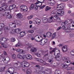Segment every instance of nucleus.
Instances as JSON below:
<instances>
[{
  "mask_svg": "<svg viewBox=\"0 0 74 74\" xmlns=\"http://www.w3.org/2000/svg\"><path fill=\"white\" fill-rule=\"evenodd\" d=\"M51 73V69L48 68L46 69L45 72L44 71H40L38 72V74H50Z\"/></svg>",
  "mask_w": 74,
  "mask_h": 74,
  "instance_id": "obj_1",
  "label": "nucleus"
},
{
  "mask_svg": "<svg viewBox=\"0 0 74 74\" xmlns=\"http://www.w3.org/2000/svg\"><path fill=\"white\" fill-rule=\"evenodd\" d=\"M21 65L23 67H28L29 66L30 64L28 62H26L25 61H24L21 63Z\"/></svg>",
  "mask_w": 74,
  "mask_h": 74,
  "instance_id": "obj_2",
  "label": "nucleus"
},
{
  "mask_svg": "<svg viewBox=\"0 0 74 74\" xmlns=\"http://www.w3.org/2000/svg\"><path fill=\"white\" fill-rule=\"evenodd\" d=\"M42 37L41 36H38V35H37L35 37V40L36 42H40L42 40Z\"/></svg>",
  "mask_w": 74,
  "mask_h": 74,
  "instance_id": "obj_3",
  "label": "nucleus"
},
{
  "mask_svg": "<svg viewBox=\"0 0 74 74\" xmlns=\"http://www.w3.org/2000/svg\"><path fill=\"white\" fill-rule=\"evenodd\" d=\"M56 14L58 16H62L64 15V12L61 11V10L59 9L56 11Z\"/></svg>",
  "mask_w": 74,
  "mask_h": 74,
  "instance_id": "obj_4",
  "label": "nucleus"
},
{
  "mask_svg": "<svg viewBox=\"0 0 74 74\" xmlns=\"http://www.w3.org/2000/svg\"><path fill=\"white\" fill-rule=\"evenodd\" d=\"M7 7L8 6L6 5L2 6L0 8V11H7Z\"/></svg>",
  "mask_w": 74,
  "mask_h": 74,
  "instance_id": "obj_5",
  "label": "nucleus"
},
{
  "mask_svg": "<svg viewBox=\"0 0 74 74\" xmlns=\"http://www.w3.org/2000/svg\"><path fill=\"white\" fill-rule=\"evenodd\" d=\"M24 60H26L27 59H32V56L29 54H27L26 55H24Z\"/></svg>",
  "mask_w": 74,
  "mask_h": 74,
  "instance_id": "obj_6",
  "label": "nucleus"
},
{
  "mask_svg": "<svg viewBox=\"0 0 74 74\" xmlns=\"http://www.w3.org/2000/svg\"><path fill=\"white\" fill-rule=\"evenodd\" d=\"M34 19L33 22L36 24L40 25L41 22V20L40 19L37 18H34Z\"/></svg>",
  "mask_w": 74,
  "mask_h": 74,
  "instance_id": "obj_7",
  "label": "nucleus"
},
{
  "mask_svg": "<svg viewBox=\"0 0 74 74\" xmlns=\"http://www.w3.org/2000/svg\"><path fill=\"white\" fill-rule=\"evenodd\" d=\"M47 41H48V40L47 38L43 39L40 42V44L41 45H44L47 42Z\"/></svg>",
  "mask_w": 74,
  "mask_h": 74,
  "instance_id": "obj_8",
  "label": "nucleus"
},
{
  "mask_svg": "<svg viewBox=\"0 0 74 74\" xmlns=\"http://www.w3.org/2000/svg\"><path fill=\"white\" fill-rule=\"evenodd\" d=\"M20 8L21 10L23 11L24 12L27 11V8L26 6L22 5L20 6Z\"/></svg>",
  "mask_w": 74,
  "mask_h": 74,
  "instance_id": "obj_9",
  "label": "nucleus"
},
{
  "mask_svg": "<svg viewBox=\"0 0 74 74\" xmlns=\"http://www.w3.org/2000/svg\"><path fill=\"white\" fill-rule=\"evenodd\" d=\"M8 40H9L8 39H6L4 37L2 38L0 40V41L1 42V44H4Z\"/></svg>",
  "mask_w": 74,
  "mask_h": 74,
  "instance_id": "obj_10",
  "label": "nucleus"
},
{
  "mask_svg": "<svg viewBox=\"0 0 74 74\" xmlns=\"http://www.w3.org/2000/svg\"><path fill=\"white\" fill-rule=\"evenodd\" d=\"M2 60L5 63H8L10 62V58L8 57L6 58H3Z\"/></svg>",
  "mask_w": 74,
  "mask_h": 74,
  "instance_id": "obj_11",
  "label": "nucleus"
},
{
  "mask_svg": "<svg viewBox=\"0 0 74 74\" xmlns=\"http://www.w3.org/2000/svg\"><path fill=\"white\" fill-rule=\"evenodd\" d=\"M53 19L55 21H56L57 22H59L61 21L60 18L58 17V16L57 15H55L53 17Z\"/></svg>",
  "mask_w": 74,
  "mask_h": 74,
  "instance_id": "obj_12",
  "label": "nucleus"
},
{
  "mask_svg": "<svg viewBox=\"0 0 74 74\" xmlns=\"http://www.w3.org/2000/svg\"><path fill=\"white\" fill-rule=\"evenodd\" d=\"M48 3H49L50 5L51 6L54 5L55 4V2L53 0H49L48 1Z\"/></svg>",
  "mask_w": 74,
  "mask_h": 74,
  "instance_id": "obj_13",
  "label": "nucleus"
},
{
  "mask_svg": "<svg viewBox=\"0 0 74 74\" xmlns=\"http://www.w3.org/2000/svg\"><path fill=\"white\" fill-rule=\"evenodd\" d=\"M42 3H43V2H41L39 1L35 3V5H36L37 7H40V6H41L42 5Z\"/></svg>",
  "mask_w": 74,
  "mask_h": 74,
  "instance_id": "obj_14",
  "label": "nucleus"
},
{
  "mask_svg": "<svg viewBox=\"0 0 74 74\" xmlns=\"http://www.w3.org/2000/svg\"><path fill=\"white\" fill-rule=\"evenodd\" d=\"M69 58L67 57H66L65 58V60H66V61L65 62H66L67 63H68L67 64H65V66H69V65H70V64H69L70 61L69 60Z\"/></svg>",
  "mask_w": 74,
  "mask_h": 74,
  "instance_id": "obj_15",
  "label": "nucleus"
},
{
  "mask_svg": "<svg viewBox=\"0 0 74 74\" xmlns=\"http://www.w3.org/2000/svg\"><path fill=\"white\" fill-rule=\"evenodd\" d=\"M11 23V25H14L13 27V28H15V27H16V24L18 23V21L15 20L13 22Z\"/></svg>",
  "mask_w": 74,
  "mask_h": 74,
  "instance_id": "obj_16",
  "label": "nucleus"
},
{
  "mask_svg": "<svg viewBox=\"0 0 74 74\" xmlns=\"http://www.w3.org/2000/svg\"><path fill=\"white\" fill-rule=\"evenodd\" d=\"M8 69L9 70V71L11 73V74H12V73H14L15 69L14 68H9Z\"/></svg>",
  "mask_w": 74,
  "mask_h": 74,
  "instance_id": "obj_17",
  "label": "nucleus"
},
{
  "mask_svg": "<svg viewBox=\"0 0 74 74\" xmlns=\"http://www.w3.org/2000/svg\"><path fill=\"white\" fill-rule=\"evenodd\" d=\"M34 59L36 61H38V62H40V63H43V62H44V61L40 59L35 58Z\"/></svg>",
  "mask_w": 74,
  "mask_h": 74,
  "instance_id": "obj_18",
  "label": "nucleus"
},
{
  "mask_svg": "<svg viewBox=\"0 0 74 74\" xmlns=\"http://www.w3.org/2000/svg\"><path fill=\"white\" fill-rule=\"evenodd\" d=\"M13 31H15V33H17V34H19V32H21V30L19 28H17L14 29V30H13Z\"/></svg>",
  "mask_w": 74,
  "mask_h": 74,
  "instance_id": "obj_19",
  "label": "nucleus"
},
{
  "mask_svg": "<svg viewBox=\"0 0 74 74\" xmlns=\"http://www.w3.org/2000/svg\"><path fill=\"white\" fill-rule=\"evenodd\" d=\"M24 56H22V55H21L20 53H19L17 55V58H19V59H23L24 60L25 58L24 57Z\"/></svg>",
  "mask_w": 74,
  "mask_h": 74,
  "instance_id": "obj_20",
  "label": "nucleus"
},
{
  "mask_svg": "<svg viewBox=\"0 0 74 74\" xmlns=\"http://www.w3.org/2000/svg\"><path fill=\"white\" fill-rule=\"evenodd\" d=\"M31 51L32 52H37V48L36 47H33L31 49Z\"/></svg>",
  "mask_w": 74,
  "mask_h": 74,
  "instance_id": "obj_21",
  "label": "nucleus"
},
{
  "mask_svg": "<svg viewBox=\"0 0 74 74\" xmlns=\"http://www.w3.org/2000/svg\"><path fill=\"white\" fill-rule=\"evenodd\" d=\"M46 36L47 37L49 38L51 37L52 36V33L50 32H48L46 34Z\"/></svg>",
  "mask_w": 74,
  "mask_h": 74,
  "instance_id": "obj_22",
  "label": "nucleus"
},
{
  "mask_svg": "<svg viewBox=\"0 0 74 74\" xmlns=\"http://www.w3.org/2000/svg\"><path fill=\"white\" fill-rule=\"evenodd\" d=\"M16 16L20 19H21V18H23V16H22V15L21 13L17 14L16 15Z\"/></svg>",
  "mask_w": 74,
  "mask_h": 74,
  "instance_id": "obj_23",
  "label": "nucleus"
},
{
  "mask_svg": "<svg viewBox=\"0 0 74 74\" xmlns=\"http://www.w3.org/2000/svg\"><path fill=\"white\" fill-rule=\"evenodd\" d=\"M61 71L60 69H57L55 72V74H60Z\"/></svg>",
  "mask_w": 74,
  "mask_h": 74,
  "instance_id": "obj_24",
  "label": "nucleus"
},
{
  "mask_svg": "<svg viewBox=\"0 0 74 74\" xmlns=\"http://www.w3.org/2000/svg\"><path fill=\"white\" fill-rule=\"evenodd\" d=\"M42 19L43 23H47L48 22V19L46 18H43Z\"/></svg>",
  "mask_w": 74,
  "mask_h": 74,
  "instance_id": "obj_25",
  "label": "nucleus"
},
{
  "mask_svg": "<svg viewBox=\"0 0 74 74\" xmlns=\"http://www.w3.org/2000/svg\"><path fill=\"white\" fill-rule=\"evenodd\" d=\"M57 56V60L58 61H60V60H61V59H62V55H61L60 54V55H58Z\"/></svg>",
  "mask_w": 74,
  "mask_h": 74,
  "instance_id": "obj_26",
  "label": "nucleus"
},
{
  "mask_svg": "<svg viewBox=\"0 0 74 74\" xmlns=\"http://www.w3.org/2000/svg\"><path fill=\"white\" fill-rule=\"evenodd\" d=\"M64 4L63 3L59 4L57 6V8H61L62 7H64Z\"/></svg>",
  "mask_w": 74,
  "mask_h": 74,
  "instance_id": "obj_27",
  "label": "nucleus"
},
{
  "mask_svg": "<svg viewBox=\"0 0 74 74\" xmlns=\"http://www.w3.org/2000/svg\"><path fill=\"white\" fill-rule=\"evenodd\" d=\"M12 66H14L15 67H18V64L15 62H13L12 64Z\"/></svg>",
  "mask_w": 74,
  "mask_h": 74,
  "instance_id": "obj_28",
  "label": "nucleus"
},
{
  "mask_svg": "<svg viewBox=\"0 0 74 74\" xmlns=\"http://www.w3.org/2000/svg\"><path fill=\"white\" fill-rule=\"evenodd\" d=\"M53 17V16H51L50 18H48L47 19V22H52L53 21L52 19Z\"/></svg>",
  "mask_w": 74,
  "mask_h": 74,
  "instance_id": "obj_29",
  "label": "nucleus"
},
{
  "mask_svg": "<svg viewBox=\"0 0 74 74\" xmlns=\"http://www.w3.org/2000/svg\"><path fill=\"white\" fill-rule=\"evenodd\" d=\"M20 34L21 37H24L25 35V31L21 32L20 33Z\"/></svg>",
  "mask_w": 74,
  "mask_h": 74,
  "instance_id": "obj_30",
  "label": "nucleus"
},
{
  "mask_svg": "<svg viewBox=\"0 0 74 74\" xmlns=\"http://www.w3.org/2000/svg\"><path fill=\"white\" fill-rule=\"evenodd\" d=\"M4 27V24L3 23H0V29H2Z\"/></svg>",
  "mask_w": 74,
  "mask_h": 74,
  "instance_id": "obj_31",
  "label": "nucleus"
},
{
  "mask_svg": "<svg viewBox=\"0 0 74 74\" xmlns=\"http://www.w3.org/2000/svg\"><path fill=\"white\" fill-rule=\"evenodd\" d=\"M1 45L4 48H7L8 47V45L7 44H3V43H1Z\"/></svg>",
  "mask_w": 74,
  "mask_h": 74,
  "instance_id": "obj_32",
  "label": "nucleus"
},
{
  "mask_svg": "<svg viewBox=\"0 0 74 74\" xmlns=\"http://www.w3.org/2000/svg\"><path fill=\"white\" fill-rule=\"evenodd\" d=\"M4 32H8V26H6L4 28Z\"/></svg>",
  "mask_w": 74,
  "mask_h": 74,
  "instance_id": "obj_33",
  "label": "nucleus"
},
{
  "mask_svg": "<svg viewBox=\"0 0 74 74\" xmlns=\"http://www.w3.org/2000/svg\"><path fill=\"white\" fill-rule=\"evenodd\" d=\"M60 54V53H58V51H57L56 52L55 51L54 52V55L56 56H58V55H59Z\"/></svg>",
  "mask_w": 74,
  "mask_h": 74,
  "instance_id": "obj_34",
  "label": "nucleus"
},
{
  "mask_svg": "<svg viewBox=\"0 0 74 74\" xmlns=\"http://www.w3.org/2000/svg\"><path fill=\"white\" fill-rule=\"evenodd\" d=\"M26 73L27 74H32V72L30 69H28L26 71Z\"/></svg>",
  "mask_w": 74,
  "mask_h": 74,
  "instance_id": "obj_35",
  "label": "nucleus"
},
{
  "mask_svg": "<svg viewBox=\"0 0 74 74\" xmlns=\"http://www.w3.org/2000/svg\"><path fill=\"white\" fill-rule=\"evenodd\" d=\"M34 7H35V6L34 5V4H32L31 5L30 7V10H33V9L34 8Z\"/></svg>",
  "mask_w": 74,
  "mask_h": 74,
  "instance_id": "obj_36",
  "label": "nucleus"
},
{
  "mask_svg": "<svg viewBox=\"0 0 74 74\" xmlns=\"http://www.w3.org/2000/svg\"><path fill=\"white\" fill-rule=\"evenodd\" d=\"M51 7H49L48 6H47L46 7V9L45 10V11H48L49 10H51Z\"/></svg>",
  "mask_w": 74,
  "mask_h": 74,
  "instance_id": "obj_37",
  "label": "nucleus"
},
{
  "mask_svg": "<svg viewBox=\"0 0 74 74\" xmlns=\"http://www.w3.org/2000/svg\"><path fill=\"white\" fill-rule=\"evenodd\" d=\"M5 69V67H3L1 68L0 69V73L1 72H3L4 71V70Z\"/></svg>",
  "mask_w": 74,
  "mask_h": 74,
  "instance_id": "obj_38",
  "label": "nucleus"
},
{
  "mask_svg": "<svg viewBox=\"0 0 74 74\" xmlns=\"http://www.w3.org/2000/svg\"><path fill=\"white\" fill-rule=\"evenodd\" d=\"M65 52L66 53H69V49H67V46H65Z\"/></svg>",
  "mask_w": 74,
  "mask_h": 74,
  "instance_id": "obj_39",
  "label": "nucleus"
},
{
  "mask_svg": "<svg viewBox=\"0 0 74 74\" xmlns=\"http://www.w3.org/2000/svg\"><path fill=\"white\" fill-rule=\"evenodd\" d=\"M65 32H66V33H70L71 32V30L67 28L65 29Z\"/></svg>",
  "mask_w": 74,
  "mask_h": 74,
  "instance_id": "obj_40",
  "label": "nucleus"
},
{
  "mask_svg": "<svg viewBox=\"0 0 74 74\" xmlns=\"http://www.w3.org/2000/svg\"><path fill=\"white\" fill-rule=\"evenodd\" d=\"M7 18L8 19H10L12 18V15L11 14H9L7 16Z\"/></svg>",
  "mask_w": 74,
  "mask_h": 74,
  "instance_id": "obj_41",
  "label": "nucleus"
},
{
  "mask_svg": "<svg viewBox=\"0 0 74 74\" xmlns=\"http://www.w3.org/2000/svg\"><path fill=\"white\" fill-rule=\"evenodd\" d=\"M70 53L72 56H74V50L71 51L70 52Z\"/></svg>",
  "mask_w": 74,
  "mask_h": 74,
  "instance_id": "obj_42",
  "label": "nucleus"
},
{
  "mask_svg": "<svg viewBox=\"0 0 74 74\" xmlns=\"http://www.w3.org/2000/svg\"><path fill=\"white\" fill-rule=\"evenodd\" d=\"M16 40L15 38H11V41L12 42H15Z\"/></svg>",
  "mask_w": 74,
  "mask_h": 74,
  "instance_id": "obj_43",
  "label": "nucleus"
},
{
  "mask_svg": "<svg viewBox=\"0 0 74 74\" xmlns=\"http://www.w3.org/2000/svg\"><path fill=\"white\" fill-rule=\"evenodd\" d=\"M4 54H2L1 56L0 57H0L1 58H3V56H4V55H7V53L5 51L4 52Z\"/></svg>",
  "mask_w": 74,
  "mask_h": 74,
  "instance_id": "obj_44",
  "label": "nucleus"
},
{
  "mask_svg": "<svg viewBox=\"0 0 74 74\" xmlns=\"http://www.w3.org/2000/svg\"><path fill=\"white\" fill-rule=\"evenodd\" d=\"M71 26H72V27H74V25H73V24H71V23H70L69 25V28H70V27H71Z\"/></svg>",
  "mask_w": 74,
  "mask_h": 74,
  "instance_id": "obj_45",
  "label": "nucleus"
},
{
  "mask_svg": "<svg viewBox=\"0 0 74 74\" xmlns=\"http://www.w3.org/2000/svg\"><path fill=\"white\" fill-rule=\"evenodd\" d=\"M56 36V34L55 33H54L52 35V38H55Z\"/></svg>",
  "mask_w": 74,
  "mask_h": 74,
  "instance_id": "obj_46",
  "label": "nucleus"
},
{
  "mask_svg": "<svg viewBox=\"0 0 74 74\" xmlns=\"http://www.w3.org/2000/svg\"><path fill=\"white\" fill-rule=\"evenodd\" d=\"M45 60H49V62L50 63H51V59L50 58H46L45 59Z\"/></svg>",
  "mask_w": 74,
  "mask_h": 74,
  "instance_id": "obj_47",
  "label": "nucleus"
},
{
  "mask_svg": "<svg viewBox=\"0 0 74 74\" xmlns=\"http://www.w3.org/2000/svg\"><path fill=\"white\" fill-rule=\"evenodd\" d=\"M6 74H11V73L9 70L8 69L6 72Z\"/></svg>",
  "mask_w": 74,
  "mask_h": 74,
  "instance_id": "obj_48",
  "label": "nucleus"
},
{
  "mask_svg": "<svg viewBox=\"0 0 74 74\" xmlns=\"http://www.w3.org/2000/svg\"><path fill=\"white\" fill-rule=\"evenodd\" d=\"M28 33H34V30H29L28 31Z\"/></svg>",
  "mask_w": 74,
  "mask_h": 74,
  "instance_id": "obj_49",
  "label": "nucleus"
},
{
  "mask_svg": "<svg viewBox=\"0 0 74 74\" xmlns=\"http://www.w3.org/2000/svg\"><path fill=\"white\" fill-rule=\"evenodd\" d=\"M55 51H56L55 49H53V50H52L51 51H50V53L52 54V53H53V52H55Z\"/></svg>",
  "mask_w": 74,
  "mask_h": 74,
  "instance_id": "obj_50",
  "label": "nucleus"
},
{
  "mask_svg": "<svg viewBox=\"0 0 74 74\" xmlns=\"http://www.w3.org/2000/svg\"><path fill=\"white\" fill-rule=\"evenodd\" d=\"M16 55L15 54H13L12 56V58L13 59H16Z\"/></svg>",
  "mask_w": 74,
  "mask_h": 74,
  "instance_id": "obj_51",
  "label": "nucleus"
},
{
  "mask_svg": "<svg viewBox=\"0 0 74 74\" xmlns=\"http://www.w3.org/2000/svg\"><path fill=\"white\" fill-rule=\"evenodd\" d=\"M19 53H24V51L22 49H20Z\"/></svg>",
  "mask_w": 74,
  "mask_h": 74,
  "instance_id": "obj_52",
  "label": "nucleus"
},
{
  "mask_svg": "<svg viewBox=\"0 0 74 74\" xmlns=\"http://www.w3.org/2000/svg\"><path fill=\"white\" fill-rule=\"evenodd\" d=\"M14 9L13 8H12V6H10L9 7V10H13Z\"/></svg>",
  "mask_w": 74,
  "mask_h": 74,
  "instance_id": "obj_53",
  "label": "nucleus"
},
{
  "mask_svg": "<svg viewBox=\"0 0 74 74\" xmlns=\"http://www.w3.org/2000/svg\"><path fill=\"white\" fill-rule=\"evenodd\" d=\"M70 22H71V23H71V24H73H73H74V21L73 20V19H71L69 20Z\"/></svg>",
  "mask_w": 74,
  "mask_h": 74,
  "instance_id": "obj_54",
  "label": "nucleus"
},
{
  "mask_svg": "<svg viewBox=\"0 0 74 74\" xmlns=\"http://www.w3.org/2000/svg\"><path fill=\"white\" fill-rule=\"evenodd\" d=\"M51 44L52 45H55V44H56V43H55V42L54 41H52L51 42Z\"/></svg>",
  "mask_w": 74,
  "mask_h": 74,
  "instance_id": "obj_55",
  "label": "nucleus"
},
{
  "mask_svg": "<svg viewBox=\"0 0 74 74\" xmlns=\"http://www.w3.org/2000/svg\"><path fill=\"white\" fill-rule=\"evenodd\" d=\"M35 55H37V56H38V57H40V56L41 55L40 53H36Z\"/></svg>",
  "mask_w": 74,
  "mask_h": 74,
  "instance_id": "obj_56",
  "label": "nucleus"
},
{
  "mask_svg": "<svg viewBox=\"0 0 74 74\" xmlns=\"http://www.w3.org/2000/svg\"><path fill=\"white\" fill-rule=\"evenodd\" d=\"M65 49V46H63L62 48V50L63 52H65V51H64V50Z\"/></svg>",
  "mask_w": 74,
  "mask_h": 74,
  "instance_id": "obj_57",
  "label": "nucleus"
},
{
  "mask_svg": "<svg viewBox=\"0 0 74 74\" xmlns=\"http://www.w3.org/2000/svg\"><path fill=\"white\" fill-rule=\"evenodd\" d=\"M65 25H69V21H65Z\"/></svg>",
  "mask_w": 74,
  "mask_h": 74,
  "instance_id": "obj_58",
  "label": "nucleus"
},
{
  "mask_svg": "<svg viewBox=\"0 0 74 74\" xmlns=\"http://www.w3.org/2000/svg\"><path fill=\"white\" fill-rule=\"evenodd\" d=\"M61 25L62 26H65V22H62L61 23Z\"/></svg>",
  "mask_w": 74,
  "mask_h": 74,
  "instance_id": "obj_59",
  "label": "nucleus"
},
{
  "mask_svg": "<svg viewBox=\"0 0 74 74\" xmlns=\"http://www.w3.org/2000/svg\"><path fill=\"white\" fill-rule=\"evenodd\" d=\"M12 7L13 9H14V8L16 7V5L15 4H13L12 5Z\"/></svg>",
  "mask_w": 74,
  "mask_h": 74,
  "instance_id": "obj_60",
  "label": "nucleus"
},
{
  "mask_svg": "<svg viewBox=\"0 0 74 74\" xmlns=\"http://www.w3.org/2000/svg\"><path fill=\"white\" fill-rule=\"evenodd\" d=\"M72 68H71V67H69L67 69V70H72Z\"/></svg>",
  "mask_w": 74,
  "mask_h": 74,
  "instance_id": "obj_61",
  "label": "nucleus"
},
{
  "mask_svg": "<svg viewBox=\"0 0 74 74\" xmlns=\"http://www.w3.org/2000/svg\"><path fill=\"white\" fill-rule=\"evenodd\" d=\"M61 66L63 69H64V68H65V65L64 64H62Z\"/></svg>",
  "mask_w": 74,
  "mask_h": 74,
  "instance_id": "obj_62",
  "label": "nucleus"
},
{
  "mask_svg": "<svg viewBox=\"0 0 74 74\" xmlns=\"http://www.w3.org/2000/svg\"><path fill=\"white\" fill-rule=\"evenodd\" d=\"M45 7V5H43V6H42L41 7H40V8H44V7Z\"/></svg>",
  "mask_w": 74,
  "mask_h": 74,
  "instance_id": "obj_63",
  "label": "nucleus"
},
{
  "mask_svg": "<svg viewBox=\"0 0 74 74\" xmlns=\"http://www.w3.org/2000/svg\"><path fill=\"white\" fill-rule=\"evenodd\" d=\"M16 52H18L19 53L20 52V49H17L16 50Z\"/></svg>",
  "mask_w": 74,
  "mask_h": 74,
  "instance_id": "obj_64",
  "label": "nucleus"
}]
</instances>
